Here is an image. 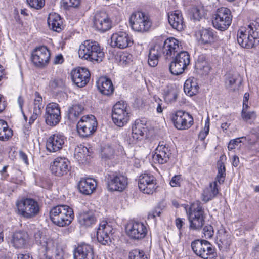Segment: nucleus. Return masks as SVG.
Masks as SVG:
<instances>
[{
  "mask_svg": "<svg viewBox=\"0 0 259 259\" xmlns=\"http://www.w3.org/2000/svg\"><path fill=\"white\" fill-rule=\"evenodd\" d=\"M204 211L201 204L197 202L193 203L187 211L190 223V228L199 230L204 224Z\"/></svg>",
  "mask_w": 259,
  "mask_h": 259,
  "instance_id": "7",
  "label": "nucleus"
},
{
  "mask_svg": "<svg viewBox=\"0 0 259 259\" xmlns=\"http://www.w3.org/2000/svg\"><path fill=\"white\" fill-rule=\"evenodd\" d=\"M130 259H147L143 251L135 249L130 252Z\"/></svg>",
  "mask_w": 259,
  "mask_h": 259,
  "instance_id": "50",
  "label": "nucleus"
},
{
  "mask_svg": "<svg viewBox=\"0 0 259 259\" xmlns=\"http://www.w3.org/2000/svg\"><path fill=\"white\" fill-rule=\"evenodd\" d=\"M182 123L183 127L181 130H186L189 128L193 124V118L192 116L187 112H184Z\"/></svg>",
  "mask_w": 259,
  "mask_h": 259,
  "instance_id": "47",
  "label": "nucleus"
},
{
  "mask_svg": "<svg viewBox=\"0 0 259 259\" xmlns=\"http://www.w3.org/2000/svg\"><path fill=\"white\" fill-rule=\"evenodd\" d=\"M155 153L153 156V160L160 164L166 163L169 159L171 154L168 148L166 147L159 146L155 149Z\"/></svg>",
  "mask_w": 259,
  "mask_h": 259,
  "instance_id": "28",
  "label": "nucleus"
},
{
  "mask_svg": "<svg viewBox=\"0 0 259 259\" xmlns=\"http://www.w3.org/2000/svg\"><path fill=\"white\" fill-rule=\"evenodd\" d=\"M112 117L114 123L118 127H123L129 120L127 104L122 101L117 102L112 109Z\"/></svg>",
  "mask_w": 259,
  "mask_h": 259,
  "instance_id": "9",
  "label": "nucleus"
},
{
  "mask_svg": "<svg viewBox=\"0 0 259 259\" xmlns=\"http://www.w3.org/2000/svg\"><path fill=\"white\" fill-rule=\"evenodd\" d=\"M35 242L40 246L39 255L45 259H63V250L54 240L42 235L40 231L34 233Z\"/></svg>",
  "mask_w": 259,
  "mask_h": 259,
  "instance_id": "1",
  "label": "nucleus"
},
{
  "mask_svg": "<svg viewBox=\"0 0 259 259\" xmlns=\"http://www.w3.org/2000/svg\"><path fill=\"white\" fill-rule=\"evenodd\" d=\"M97 86L100 92L105 95H110L114 91L111 80L106 77H101L97 82Z\"/></svg>",
  "mask_w": 259,
  "mask_h": 259,
  "instance_id": "32",
  "label": "nucleus"
},
{
  "mask_svg": "<svg viewBox=\"0 0 259 259\" xmlns=\"http://www.w3.org/2000/svg\"><path fill=\"white\" fill-rule=\"evenodd\" d=\"M193 17L196 20H199L206 14L204 7L201 6H198L193 8L192 10Z\"/></svg>",
  "mask_w": 259,
  "mask_h": 259,
  "instance_id": "46",
  "label": "nucleus"
},
{
  "mask_svg": "<svg viewBox=\"0 0 259 259\" xmlns=\"http://www.w3.org/2000/svg\"><path fill=\"white\" fill-rule=\"evenodd\" d=\"M31 61L33 64L38 67L46 66L50 61V52L46 46H40L35 48L31 53Z\"/></svg>",
  "mask_w": 259,
  "mask_h": 259,
  "instance_id": "11",
  "label": "nucleus"
},
{
  "mask_svg": "<svg viewBox=\"0 0 259 259\" xmlns=\"http://www.w3.org/2000/svg\"><path fill=\"white\" fill-rule=\"evenodd\" d=\"M72 81L77 87L82 88L89 82L90 73L89 70L82 67L73 70L71 72Z\"/></svg>",
  "mask_w": 259,
  "mask_h": 259,
  "instance_id": "21",
  "label": "nucleus"
},
{
  "mask_svg": "<svg viewBox=\"0 0 259 259\" xmlns=\"http://www.w3.org/2000/svg\"><path fill=\"white\" fill-rule=\"evenodd\" d=\"M97 186L96 181L91 178H82L78 183L79 191L85 195L92 194Z\"/></svg>",
  "mask_w": 259,
  "mask_h": 259,
  "instance_id": "25",
  "label": "nucleus"
},
{
  "mask_svg": "<svg viewBox=\"0 0 259 259\" xmlns=\"http://www.w3.org/2000/svg\"><path fill=\"white\" fill-rule=\"evenodd\" d=\"M163 210V208L159 205L156 207L153 211L149 213L148 218L154 219L156 217H159L160 215Z\"/></svg>",
  "mask_w": 259,
  "mask_h": 259,
  "instance_id": "56",
  "label": "nucleus"
},
{
  "mask_svg": "<svg viewBox=\"0 0 259 259\" xmlns=\"http://www.w3.org/2000/svg\"><path fill=\"white\" fill-rule=\"evenodd\" d=\"M16 206L18 214L27 219L35 217L40 211L39 203L30 198H23L18 201Z\"/></svg>",
  "mask_w": 259,
  "mask_h": 259,
  "instance_id": "5",
  "label": "nucleus"
},
{
  "mask_svg": "<svg viewBox=\"0 0 259 259\" xmlns=\"http://www.w3.org/2000/svg\"><path fill=\"white\" fill-rule=\"evenodd\" d=\"M219 193L218 186L217 181H214L209 184V185L205 188L202 194V199L205 202H207L214 198Z\"/></svg>",
  "mask_w": 259,
  "mask_h": 259,
  "instance_id": "33",
  "label": "nucleus"
},
{
  "mask_svg": "<svg viewBox=\"0 0 259 259\" xmlns=\"http://www.w3.org/2000/svg\"><path fill=\"white\" fill-rule=\"evenodd\" d=\"M130 23L133 30L141 32L148 31L152 25V21L149 17L141 11L132 14L130 18Z\"/></svg>",
  "mask_w": 259,
  "mask_h": 259,
  "instance_id": "8",
  "label": "nucleus"
},
{
  "mask_svg": "<svg viewBox=\"0 0 259 259\" xmlns=\"http://www.w3.org/2000/svg\"><path fill=\"white\" fill-rule=\"evenodd\" d=\"M74 256L75 259H93V247L85 244L80 245L76 248Z\"/></svg>",
  "mask_w": 259,
  "mask_h": 259,
  "instance_id": "26",
  "label": "nucleus"
},
{
  "mask_svg": "<svg viewBox=\"0 0 259 259\" xmlns=\"http://www.w3.org/2000/svg\"><path fill=\"white\" fill-rule=\"evenodd\" d=\"M162 54L161 45L155 44L149 50L148 64L151 67H155L158 64L159 58Z\"/></svg>",
  "mask_w": 259,
  "mask_h": 259,
  "instance_id": "34",
  "label": "nucleus"
},
{
  "mask_svg": "<svg viewBox=\"0 0 259 259\" xmlns=\"http://www.w3.org/2000/svg\"><path fill=\"white\" fill-rule=\"evenodd\" d=\"M84 108L81 105H73L69 110L68 118L71 121L76 120L81 114Z\"/></svg>",
  "mask_w": 259,
  "mask_h": 259,
  "instance_id": "41",
  "label": "nucleus"
},
{
  "mask_svg": "<svg viewBox=\"0 0 259 259\" xmlns=\"http://www.w3.org/2000/svg\"><path fill=\"white\" fill-rule=\"evenodd\" d=\"M168 23L171 27L178 31L184 29L185 24L182 12L180 10L169 12L168 14Z\"/></svg>",
  "mask_w": 259,
  "mask_h": 259,
  "instance_id": "22",
  "label": "nucleus"
},
{
  "mask_svg": "<svg viewBox=\"0 0 259 259\" xmlns=\"http://www.w3.org/2000/svg\"><path fill=\"white\" fill-rule=\"evenodd\" d=\"M49 85L52 89L61 87L63 85V80L60 78H55L50 82Z\"/></svg>",
  "mask_w": 259,
  "mask_h": 259,
  "instance_id": "58",
  "label": "nucleus"
},
{
  "mask_svg": "<svg viewBox=\"0 0 259 259\" xmlns=\"http://www.w3.org/2000/svg\"><path fill=\"white\" fill-rule=\"evenodd\" d=\"M28 235L25 231H18L14 233L12 240L13 246L16 248H22L27 243Z\"/></svg>",
  "mask_w": 259,
  "mask_h": 259,
  "instance_id": "29",
  "label": "nucleus"
},
{
  "mask_svg": "<svg viewBox=\"0 0 259 259\" xmlns=\"http://www.w3.org/2000/svg\"><path fill=\"white\" fill-rule=\"evenodd\" d=\"M241 117L244 121L253 120L256 117V113L254 111H248L242 110Z\"/></svg>",
  "mask_w": 259,
  "mask_h": 259,
  "instance_id": "49",
  "label": "nucleus"
},
{
  "mask_svg": "<svg viewBox=\"0 0 259 259\" xmlns=\"http://www.w3.org/2000/svg\"><path fill=\"white\" fill-rule=\"evenodd\" d=\"M111 45L112 47L124 49L131 47L133 44V39L127 33L119 31L113 33L111 37Z\"/></svg>",
  "mask_w": 259,
  "mask_h": 259,
  "instance_id": "17",
  "label": "nucleus"
},
{
  "mask_svg": "<svg viewBox=\"0 0 259 259\" xmlns=\"http://www.w3.org/2000/svg\"><path fill=\"white\" fill-rule=\"evenodd\" d=\"M223 158L224 156L222 155L217 163L218 174L215 181H217V183H219L220 184L224 183L226 177V168L222 161Z\"/></svg>",
  "mask_w": 259,
  "mask_h": 259,
  "instance_id": "39",
  "label": "nucleus"
},
{
  "mask_svg": "<svg viewBox=\"0 0 259 259\" xmlns=\"http://www.w3.org/2000/svg\"><path fill=\"white\" fill-rule=\"evenodd\" d=\"M185 69V68L177 62L175 59L173 60L169 65L170 72L174 75H178L183 73Z\"/></svg>",
  "mask_w": 259,
  "mask_h": 259,
  "instance_id": "45",
  "label": "nucleus"
},
{
  "mask_svg": "<svg viewBox=\"0 0 259 259\" xmlns=\"http://www.w3.org/2000/svg\"><path fill=\"white\" fill-rule=\"evenodd\" d=\"M13 136V131H0V140L6 141Z\"/></svg>",
  "mask_w": 259,
  "mask_h": 259,
  "instance_id": "57",
  "label": "nucleus"
},
{
  "mask_svg": "<svg viewBox=\"0 0 259 259\" xmlns=\"http://www.w3.org/2000/svg\"><path fill=\"white\" fill-rule=\"evenodd\" d=\"M237 41L244 48H252L259 44V19L250 23L247 27L239 28Z\"/></svg>",
  "mask_w": 259,
  "mask_h": 259,
  "instance_id": "2",
  "label": "nucleus"
},
{
  "mask_svg": "<svg viewBox=\"0 0 259 259\" xmlns=\"http://www.w3.org/2000/svg\"><path fill=\"white\" fill-rule=\"evenodd\" d=\"M74 155L75 158L80 163L88 162L90 157L88 149L81 144L75 148Z\"/></svg>",
  "mask_w": 259,
  "mask_h": 259,
  "instance_id": "36",
  "label": "nucleus"
},
{
  "mask_svg": "<svg viewBox=\"0 0 259 259\" xmlns=\"http://www.w3.org/2000/svg\"><path fill=\"white\" fill-rule=\"evenodd\" d=\"M232 21L230 10L226 7H220L217 9L212 16L213 26L220 31L227 30Z\"/></svg>",
  "mask_w": 259,
  "mask_h": 259,
  "instance_id": "6",
  "label": "nucleus"
},
{
  "mask_svg": "<svg viewBox=\"0 0 259 259\" xmlns=\"http://www.w3.org/2000/svg\"><path fill=\"white\" fill-rule=\"evenodd\" d=\"M63 6L66 9L69 8L77 7L80 2V0H62Z\"/></svg>",
  "mask_w": 259,
  "mask_h": 259,
  "instance_id": "53",
  "label": "nucleus"
},
{
  "mask_svg": "<svg viewBox=\"0 0 259 259\" xmlns=\"http://www.w3.org/2000/svg\"><path fill=\"white\" fill-rule=\"evenodd\" d=\"M93 25L97 30L104 32L111 28V21L106 12L99 11L95 14Z\"/></svg>",
  "mask_w": 259,
  "mask_h": 259,
  "instance_id": "16",
  "label": "nucleus"
},
{
  "mask_svg": "<svg viewBox=\"0 0 259 259\" xmlns=\"http://www.w3.org/2000/svg\"><path fill=\"white\" fill-rule=\"evenodd\" d=\"M113 228L106 221L102 222L97 230V239L103 245L108 244L111 242V236Z\"/></svg>",
  "mask_w": 259,
  "mask_h": 259,
  "instance_id": "18",
  "label": "nucleus"
},
{
  "mask_svg": "<svg viewBox=\"0 0 259 259\" xmlns=\"http://www.w3.org/2000/svg\"><path fill=\"white\" fill-rule=\"evenodd\" d=\"M64 143V136L54 134L50 136L47 140L46 148L50 152H55L62 148Z\"/></svg>",
  "mask_w": 259,
  "mask_h": 259,
  "instance_id": "23",
  "label": "nucleus"
},
{
  "mask_svg": "<svg viewBox=\"0 0 259 259\" xmlns=\"http://www.w3.org/2000/svg\"><path fill=\"white\" fill-rule=\"evenodd\" d=\"M79 57L92 62H101L104 58V53L99 44L95 41L87 40L79 46Z\"/></svg>",
  "mask_w": 259,
  "mask_h": 259,
  "instance_id": "3",
  "label": "nucleus"
},
{
  "mask_svg": "<svg viewBox=\"0 0 259 259\" xmlns=\"http://www.w3.org/2000/svg\"><path fill=\"white\" fill-rule=\"evenodd\" d=\"M242 81V79L238 73H229L225 76V87L230 90L233 91L238 90Z\"/></svg>",
  "mask_w": 259,
  "mask_h": 259,
  "instance_id": "27",
  "label": "nucleus"
},
{
  "mask_svg": "<svg viewBox=\"0 0 259 259\" xmlns=\"http://www.w3.org/2000/svg\"><path fill=\"white\" fill-rule=\"evenodd\" d=\"M108 188L111 191L121 192L127 185V179L123 175L112 172L107 177Z\"/></svg>",
  "mask_w": 259,
  "mask_h": 259,
  "instance_id": "12",
  "label": "nucleus"
},
{
  "mask_svg": "<svg viewBox=\"0 0 259 259\" xmlns=\"http://www.w3.org/2000/svg\"><path fill=\"white\" fill-rule=\"evenodd\" d=\"M138 187L141 191L147 194H153L156 189V180L151 174H144L140 176Z\"/></svg>",
  "mask_w": 259,
  "mask_h": 259,
  "instance_id": "13",
  "label": "nucleus"
},
{
  "mask_svg": "<svg viewBox=\"0 0 259 259\" xmlns=\"http://www.w3.org/2000/svg\"><path fill=\"white\" fill-rule=\"evenodd\" d=\"M181 46L178 39L174 37L167 38L161 46L162 53L166 59L173 58L175 54L180 50Z\"/></svg>",
  "mask_w": 259,
  "mask_h": 259,
  "instance_id": "19",
  "label": "nucleus"
},
{
  "mask_svg": "<svg viewBox=\"0 0 259 259\" xmlns=\"http://www.w3.org/2000/svg\"><path fill=\"white\" fill-rule=\"evenodd\" d=\"M97 121L93 115H87L81 117L78 121L77 130H96Z\"/></svg>",
  "mask_w": 259,
  "mask_h": 259,
  "instance_id": "24",
  "label": "nucleus"
},
{
  "mask_svg": "<svg viewBox=\"0 0 259 259\" xmlns=\"http://www.w3.org/2000/svg\"><path fill=\"white\" fill-rule=\"evenodd\" d=\"M183 179L181 175H175L171 178L169 184L171 187H179Z\"/></svg>",
  "mask_w": 259,
  "mask_h": 259,
  "instance_id": "54",
  "label": "nucleus"
},
{
  "mask_svg": "<svg viewBox=\"0 0 259 259\" xmlns=\"http://www.w3.org/2000/svg\"><path fill=\"white\" fill-rule=\"evenodd\" d=\"M203 234L206 238H210L212 237L214 233L213 229L211 225H206L203 228Z\"/></svg>",
  "mask_w": 259,
  "mask_h": 259,
  "instance_id": "55",
  "label": "nucleus"
},
{
  "mask_svg": "<svg viewBox=\"0 0 259 259\" xmlns=\"http://www.w3.org/2000/svg\"><path fill=\"white\" fill-rule=\"evenodd\" d=\"M96 131H76V134L82 138H88Z\"/></svg>",
  "mask_w": 259,
  "mask_h": 259,
  "instance_id": "59",
  "label": "nucleus"
},
{
  "mask_svg": "<svg viewBox=\"0 0 259 259\" xmlns=\"http://www.w3.org/2000/svg\"><path fill=\"white\" fill-rule=\"evenodd\" d=\"M147 121L145 118L137 119L135 120L132 130H145L148 128Z\"/></svg>",
  "mask_w": 259,
  "mask_h": 259,
  "instance_id": "48",
  "label": "nucleus"
},
{
  "mask_svg": "<svg viewBox=\"0 0 259 259\" xmlns=\"http://www.w3.org/2000/svg\"><path fill=\"white\" fill-rule=\"evenodd\" d=\"M199 88L197 80L195 78L187 79L184 85V91L189 96L196 95L198 92Z\"/></svg>",
  "mask_w": 259,
  "mask_h": 259,
  "instance_id": "37",
  "label": "nucleus"
},
{
  "mask_svg": "<svg viewBox=\"0 0 259 259\" xmlns=\"http://www.w3.org/2000/svg\"><path fill=\"white\" fill-rule=\"evenodd\" d=\"M184 113V111H178L170 115V119L177 130H181L183 127L182 121Z\"/></svg>",
  "mask_w": 259,
  "mask_h": 259,
  "instance_id": "43",
  "label": "nucleus"
},
{
  "mask_svg": "<svg viewBox=\"0 0 259 259\" xmlns=\"http://www.w3.org/2000/svg\"><path fill=\"white\" fill-rule=\"evenodd\" d=\"M79 223L85 227H90L96 222V218L92 210L80 211L78 216Z\"/></svg>",
  "mask_w": 259,
  "mask_h": 259,
  "instance_id": "31",
  "label": "nucleus"
},
{
  "mask_svg": "<svg viewBox=\"0 0 259 259\" xmlns=\"http://www.w3.org/2000/svg\"><path fill=\"white\" fill-rule=\"evenodd\" d=\"M35 98L34 99V105H42V97H41L39 93L36 92L34 94Z\"/></svg>",
  "mask_w": 259,
  "mask_h": 259,
  "instance_id": "62",
  "label": "nucleus"
},
{
  "mask_svg": "<svg viewBox=\"0 0 259 259\" xmlns=\"http://www.w3.org/2000/svg\"><path fill=\"white\" fill-rule=\"evenodd\" d=\"M247 140L249 141L250 144H253V149L256 151H259V135L252 134L248 137Z\"/></svg>",
  "mask_w": 259,
  "mask_h": 259,
  "instance_id": "51",
  "label": "nucleus"
},
{
  "mask_svg": "<svg viewBox=\"0 0 259 259\" xmlns=\"http://www.w3.org/2000/svg\"><path fill=\"white\" fill-rule=\"evenodd\" d=\"M239 143L238 139L231 140L228 144V148L229 150H232L235 148V146Z\"/></svg>",
  "mask_w": 259,
  "mask_h": 259,
  "instance_id": "64",
  "label": "nucleus"
},
{
  "mask_svg": "<svg viewBox=\"0 0 259 259\" xmlns=\"http://www.w3.org/2000/svg\"><path fill=\"white\" fill-rule=\"evenodd\" d=\"M199 41L204 44H211L216 39L214 31L211 28L202 29L199 31Z\"/></svg>",
  "mask_w": 259,
  "mask_h": 259,
  "instance_id": "38",
  "label": "nucleus"
},
{
  "mask_svg": "<svg viewBox=\"0 0 259 259\" xmlns=\"http://www.w3.org/2000/svg\"><path fill=\"white\" fill-rule=\"evenodd\" d=\"M144 135L143 131H132L131 133V137L134 140H138L142 137Z\"/></svg>",
  "mask_w": 259,
  "mask_h": 259,
  "instance_id": "61",
  "label": "nucleus"
},
{
  "mask_svg": "<svg viewBox=\"0 0 259 259\" xmlns=\"http://www.w3.org/2000/svg\"><path fill=\"white\" fill-rule=\"evenodd\" d=\"M64 62V58L61 54L57 55L54 58L53 63L54 64H60Z\"/></svg>",
  "mask_w": 259,
  "mask_h": 259,
  "instance_id": "63",
  "label": "nucleus"
},
{
  "mask_svg": "<svg viewBox=\"0 0 259 259\" xmlns=\"http://www.w3.org/2000/svg\"><path fill=\"white\" fill-rule=\"evenodd\" d=\"M127 235L132 239L140 240L144 238L147 233V228L141 222H136L130 224L127 228Z\"/></svg>",
  "mask_w": 259,
  "mask_h": 259,
  "instance_id": "20",
  "label": "nucleus"
},
{
  "mask_svg": "<svg viewBox=\"0 0 259 259\" xmlns=\"http://www.w3.org/2000/svg\"><path fill=\"white\" fill-rule=\"evenodd\" d=\"M43 105H34L33 114V117L32 118H35V117H38L41 114V109L43 108Z\"/></svg>",
  "mask_w": 259,
  "mask_h": 259,
  "instance_id": "60",
  "label": "nucleus"
},
{
  "mask_svg": "<svg viewBox=\"0 0 259 259\" xmlns=\"http://www.w3.org/2000/svg\"><path fill=\"white\" fill-rule=\"evenodd\" d=\"M29 5L36 9H40L42 8L45 3V0H26Z\"/></svg>",
  "mask_w": 259,
  "mask_h": 259,
  "instance_id": "52",
  "label": "nucleus"
},
{
  "mask_svg": "<svg viewBox=\"0 0 259 259\" xmlns=\"http://www.w3.org/2000/svg\"><path fill=\"white\" fill-rule=\"evenodd\" d=\"M174 59L185 68L190 63V55L186 51H181L177 54Z\"/></svg>",
  "mask_w": 259,
  "mask_h": 259,
  "instance_id": "40",
  "label": "nucleus"
},
{
  "mask_svg": "<svg viewBox=\"0 0 259 259\" xmlns=\"http://www.w3.org/2000/svg\"><path fill=\"white\" fill-rule=\"evenodd\" d=\"M49 27L54 31L59 32L63 28V21L60 15L57 13H50L48 17Z\"/></svg>",
  "mask_w": 259,
  "mask_h": 259,
  "instance_id": "30",
  "label": "nucleus"
},
{
  "mask_svg": "<svg viewBox=\"0 0 259 259\" xmlns=\"http://www.w3.org/2000/svg\"><path fill=\"white\" fill-rule=\"evenodd\" d=\"M51 221L59 227H64L71 224L74 219L73 209L66 205L53 207L50 211Z\"/></svg>",
  "mask_w": 259,
  "mask_h": 259,
  "instance_id": "4",
  "label": "nucleus"
},
{
  "mask_svg": "<svg viewBox=\"0 0 259 259\" xmlns=\"http://www.w3.org/2000/svg\"><path fill=\"white\" fill-rule=\"evenodd\" d=\"M195 68L198 73L201 75H206L208 74L210 67L206 60L205 55L199 56L195 63Z\"/></svg>",
  "mask_w": 259,
  "mask_h": 259,
  "instance_id": "35",
  "label": "nucleus"
},
{
  "mask_svg": "<svg viewBox=\"0 0 259 259\" xmlns=\"http://www.w3.org/2000/svg\"><path fill=\"white\" fill-rule=\"evenodd\" d=\"M115 153L114 148L110 145H106L101 148V155L102 159L107 160L113 158Z\"/></svg>",
  "mask_w": 259,
  "mask_h": 259,
  "instance_id": "42",
  "label": "nucleus"
},
{
  "mask_svg": "<svg viewBox=\"0 0 259 259\" xmlns=\"http://www.w3.org/2000/svg\"><path fill=\"white\" fill-rule=\"evenodd\" d=\"M50 168L52 172L55 176H63L69 171L70 162L65 157H58L51 163Z\"/></svg>",
  "mask_w": 259,
  "mask_h": 259,
  "instance_id": "14",
  "label": "nucleus"
},
{
  "mask_svg": "<svg viewBox=\"0 0 259 259\" xmlns=\"http://www.w3.org/2000/svg\"><path fill=\"white\" fill-rule=\"evenodd\" d=\"M46 122L50 126L57 124L61 119L60 109L56 103L48 104L46 109Z\"/></svg>",
  "mask_w": 259,
  "mask_h": 259,
  "instance_id": "15",
  "label": "nucleus"
},
{
  "mask_svg": "<svg viewBox=\"0 0 259 259\" xmlns=\"http://www.w3.org/2000/svg\"><path fill=\"white\" fill-rule=\"evenodd\" d=\"M217 241L220 242L219 245H222L224 247H227L230 245L229 237L225 230H219L217 233Z\"/></svg>",
  "mask_w": 259,
  "mask_h": 259,
  "instance_id": "44",
  "label": "nucleus"
},
{
  "mask_svg": "<svg viewBox=\"0 0 259 259\" xmlns=\"http://www.w3.org/2000/svg\"><path fill=\"white\" fill-rule=\"evenodd\" d=\"M194 252L204 259H212L214 256V248L207 241L196 240L191 243Z\"/></svg>",
  "mask_w": 259,
  "mask_h": 259,
  "instance_id": "10",
  "label": "nucleus"
}]
</instances>
